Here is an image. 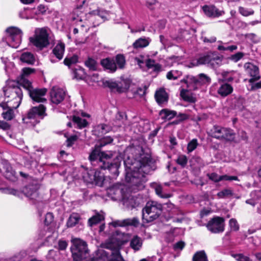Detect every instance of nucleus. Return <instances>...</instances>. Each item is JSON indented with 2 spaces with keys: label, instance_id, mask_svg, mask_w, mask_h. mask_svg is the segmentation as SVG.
I'll return each instance as SVG.
<instances>
[{
  "label": "nucleus",
  "instance_id": "de8ad7c7",
  "mask_svg": "<svg viewBox=\"0 0 261 261\" xmlns=\"http://www.w3.org/2000/svg\"><path fill=\"white\" fill-rule=\"evenodd\" d=\"M219 198H227L233 195L232 191L230 189H224L217 193Z\"/></svg>",
  "mask_w": 261,
  "mask_h": 261
},
{
  "label": "nucleus",
  "instance_id": "4d7b16f0",
  "mask_svg": "<svg viewBox=\"0 0 261 261\" xmlns=\"http://www.w3.org/2000/svg\"><path fill=\"white\" fill-rule=\"evenodd\" d=\"M176 163L182 167H185L188 163V159L185 155L180 154L176 159Z\"/></svg>",
  "mask_w": 261,
  "mask_h": 261
},
{
  "label": "nucleus",
  "instance_id": "774afa93",
  "mask_svg": "<svg viewBox=\"0 0 261 261\" xmlns=\"http://www.w3.org/2000/svg\"><path fill=\"white\" fill-rule=\"evenodd\" d=\"M208 176L210 179L215 182H219L221 181V175H219L216 173H212L211 174H208Z\"/></svg>",
  "mask_w": 261,
  "mask_h": 261
},
{
  "label": "nucleus",
  "instance_id": "9d476101",
  "mask_svg": "<svg viewBox=\"0 0 261 261\" xmlns=\"http://www.w3.org/2000/svg\"><path fill=\"white\" fill-rule=\"evenodd\" d=\"M6 36L4 40L9 46L17 48L21 42L22 31L15 27H10L6 30Z\"/></svg>",
  "mask_w": 261,
  "mask_h": 261
},
{
  "label": "nucleus",
  "instance_id": "a878e982",
  "mask_svg": "<svg viewBox=\"0 0 261 261\" xmlns=\"http://www.w3.org/2000/svg\"><path fill=\"white\" fill-rule=\"evenodd\" d=\"M154 96L156 102L160 106H164L168 101V95L164 89L157 90Z\"/></svg>",
  "mask_w": 261,
  "mask_h": 261
},
{
  "label": "nucleus",
  "instance_id": "8fccbe9b",
  "mask_svg": "<svg viewBox=\"0 0 261 261\" xmlns=\"http://www.w3.org/2000/svg\"><path fill=\"white\" fill-rule=\"evenodd\" d=\"M77 62L78 57L76 55L66 57L64 60V64L68 66L69 67H70L72 65L76 64Z\"/></svg>",
  "mask_w": 261,
  "mask_h": 261
},
{
  "label": "nucleus",
  "instance_id": "37998d69",
  "mask_svg": "<svg viewBox=\"0 0 261 261\" xmlns=\"http://www.w3.org/2000/svg\"><path fill=\"white\" fill-rule=\"evenodd\" d=\"M123 223L124 226H133L134 227H137L139 224V220L137 217L127 218L123 220Z\"/></svg>",
  "mask_w": 261,
  "mask_h": 261
},
{
  "label": "nucleus",
  "instance_id": "dca6fc26",
  "mask_svg": "<svg viewBox=\"0 0 261 261\" xmlns=\"http://www.w3.org/2000/svg\"><path fill=\"white\" fill-rule=\"evenodd\" d=\"M54 217L51 213H47L45 217L44 230L41 232V237L47 236L46 240L47 241H53L55 238L52 234L54 233L55 224L54 223Z\"/></svg>",
  "mask_w": 261,
  "mask_h": 261
},
{
  "label": "nucleus",
  "instance_id": "aec40b11",
  "mask_svg": "<svg viewBox=\"0 0 261 261\" xmlns=\"http://www.w3.org/2000/svg\"><path fill=\"white\" fill-rule=\"evenodd\" d=\"M224 221L222 217H215L208 222L206 227L212 233L222 232L224 230Z\"/></svg>",
  "mask_w": 261,
  "mask_h": 261
},
{
  "label": "nucleus",
  "instance_id": "ea45409f",
  "mask_svg": "<svg viewBox=\"0 0 261 261\" xmlns=\"http://www.w3.org/2000/svg\"><path fill=\"white\" fill-rule=\"evenodd\" d=\"M34 69L28 67V68H23L22 70V73L20 76L18 78V84L23 87V84L21 83V80H24L27 81H29L26 76L34 72Z\"/></svg>",
  "mask_w": 261,
  "mask_h": 261
},
{
  "label": "nucleus",
  "instance_id": "473e14b6",
  "mask_svg": "<svg viewBox=\"0 0 261 261\" xmlns=\"http://www.w3.org/2000/svg\"><path fill=\"white\" fill-rule=\"evenodd\" d=\"M4 111L2 113V116L3 118L6 120H11L14 117V109L16 108H13L12 107H10V105L8 104V106L4 108L3 107H1Z\"/></svg>",
  "mask_w": 261,
  "mask_h": 261
},
{
  "label": "nucleus",
  "instance_id": "13d9d810",
  "mask_svg": "<svg viewBox=\"0 0 261 261\" xmlns=\"http://www.w3.org/2000/svg\"><path fill=\"white\" fill-rule=\"evenodd\" d=\"M229 225L231 230L236 231L239 229V225L236 219L232 218L230 219Z\"/></svg>",
  "mask_w": 261,
  "mask_h": 261
},
{
  "label": "nucleus",
  "instance_id": "338daca9",
  "mask_svg": "<svg viewBox=\"0 0 261 261\" xmlns=\"http://www.w3.org/2000/svg\"><path fill=\"white\" fill-rule=\"evenodd\" d=\"M221 181L222 180H237L239 181L238 177L236 176H229L227 175H221Z\"/></svg>",
  "mask_w": 261,
  "mask_h": 261
},
{
  "label": "nucleus",
  "instance_id": "423d86ee",
  "mask_svg": "<svg viewBox=\"0 0 261 261\" xmlns=\"http://www.w3.org/2000/svg\"><path fill=\"white\" fill-rule=\"evenodd\" d=\"M163 211L162 204L156 201H151L146 203L142 210L143 223H149L159 218Z\"/></svg>",
  "mask_w": 261,
  "mask_h": 261
},
{
  "label": "nucleus",
  "instance_id": "2f4dec72",
  "mask_svg": "<svg viewBox=\"0 0 261 261\" xmlns=\"http://www.w3.org/2000/svg\"><path fill=\"white\" fill-rule=\"evenodd\" d=\"M81 217L77 213L71 214L66 222V226L67 227H73L76 225L80 223Z\"/></svg>",
  "mask_w": 261,
  "mask_h": 261
},
{
  "label": "nucleus",
  "instance_id": "4468645a",
  "mask_svg": "<svg viewBox=\"0 0 261 261\" xmlns=\"http://www.w3.org/2000/svg\"><path fill=\"white\" fill-rule=\"evenodd\" d=\"M45 108L40 104L38 107H34L28 112L27 116L23 118L22 120L25 123H30L33 125L39 122L38 119L40 117L42 118L45 115Z\"/></svg>",
  "mask_w": 261,
  "mask_h": 261
},
{
  "label": "nucleus",
  "instance_id": "ddd939ff",
  "mask_svg": "<svg viewBox=\"0 0 261 261\" xmlns=\"http://www.w3.org/2000/svg\"><path fill=\"white\" fill-rule=\"evenodd\" d=\"M211 134L213 138L230 142L233 141L236 137L232 129L217 125L214 126L211 129Z\"/></svg>",
  "mask_w": 261,
  "mask_h": 261
},
{
  "label": "nucleus",
  "instance_id": "c03bdc74",
  "mask_svg": "<svg viewBox=\"0 0 261 261\" xmlns=\"http://www.w3.org/2000/svg\"><path fill=\"white\" fill-rule=\"evenodd\" d=\"M73 73L74 74V77L77 80L83 79L85 76L84 69L80 66L73 69Z\"/></svg>",
  "mask_w": 261,
  "mask_h": 261
},
{
  "label": "nucleus",
  "instance_id": "6e6d98bb",
  "mask_svg": "<svg viewBox=\"0 0 261 261\" xmlns=\"http://www.w3.org/2000/svg\"><path fill=\"white\" fill-rule=\"evenodd\" d=\"M198 146V142L196 139H192L189 142L187 145L188 152L190 153L195 150Z\"/></svg>",
  "mask_w": 261,
  "mask_h": 261
},
{
  "label": "nucleus",
  "instance_id": "e2e57ef3",
  "mask_svg": "<svg viewBox=\"0 0 261 261\" xmlns=\"http://www.w3.org/2000/svg\"><path fill=\"white\" fill-rule=\"evenodd\" d=\"M128 28L130 30L132 33H135L137 32H140L145 30V28L143 24L136 26L135 28H132L129 24H127Z\"/></svg>",
  "mask_w": 261,
  "mask_h": 261
},
{
  "label": "nucleus",
  "instance_id": "5fc2aeb1",
  "mask_svg": "<svg viewBox=\"0 0 261 261\" xmlns=\"http://www.w3.org/2000/svg\"><path fill=\"white\" fill-rule=\"evenodd\" d=\"M232 256L237 261H252L248 256L245 255L243 253L232 254Z\"/></svg>",
  "mask_w": 261,
  "mask_h": 261
},
{
  "label": "nucleus",
  "instance_id": "e433bc0d",
  "mask_svg": "<svg viewBox=\"0 0 261 261\" xmlns=\"http://www.w3.org/2000/svg\"><path fill=\"white\" fill-rule=\"evenodd\" d=\"M142 245V240L141 238L137 236H134L130 241V246L135 251H138L140 249Z\"/></svg>",
  "mask_w": 261,
  "mask_h": 261
},
{
  "label": "nucleus",
  "instance_id": "39448f33",
  "mask_svg": "<svg viewBox=\"0 0 261 261\" xmlns=\"http://www.w3.org/2000/svg\"><path fill=\"white\" fill-rule=\"evenodd\" d=\"M50 100L53 103L60 106V112L66 113L71 107L70 96L65 88L54 87L50 91Z\"/></svg>",
  "mask_w": 261,
  "mask_h": 261
},
{
  "label": "nucleus",
  "instance_id": "bf43d9fd",
  "mask_svg": "<svg viewBox=\"0 0 261 261\" xmlns=\"http://www.w3.org/2000/svg\"><path fill=\"white\" fill-rule=\"evenodd\" d=\"M97 128L99 131H100L102 134H105L109 132L111 130L110 126L105 124H100L98 125Z\"/></svg>",
  "mask_w": 261,
  "mask_h": 261
},
{
  "label": "nucleus",
  "instance_id": "f3484780",
  "mask_svg": "<svg viewBox=\"0 0 261 261\" xmlns=\"http://www.w3.org/2000/svg\"><path fill=\"white\" fill-rule=\"evenodd\" d=\"M112 92L123 93L125 92L129 88L130 81L127 79H121L119 81H108L106 82Z\"/></svg>",
  "mask_w": 261,
  "mask_h": 261
},
{
  "label": "nucleus",
  "instance_id": "412c9836",
  "mask_svg": "<svg viewBox=\"0 0 261 261\" xmlns=\"http://www.w3.org/2000/svg\"><path fill=\"white\" fill-rule=\"evenodd\" d=\"M244 68L245 73L251 77L249 80V83H253L260 79L259 69L257 66L247 62L244 64Z\"/></svg>",
  "mask_w": 261,
  "mask_h": 261
},
{
  "label": "nucleus",
  "instance_id": "c85d7f7f",
  "mask_svg": "<svg viewBox=\"0 0 261 261\" xmlns=\"http://www.w3.org/2000/svg\"><path fill=\"white\" fill-rule=\"evenodd\" d=\"M152 188L154 189L156 194L162 198H168L172 197V194L165 193L163 190L162 186L158 183L152 182L150 184Z\"/></svg>",
  "mask_w": 261,
  "mask_h": 261
},
{
  "label": "nucleus",
  "instance_id": "5701e85b",
  "mask_svg": "<svg viewBox=\"0 0 261 261\" xmlns=\"http://www.w3.org/2000/svg\"><path fill=\"white\" fill-rule=\"evenodd\" d=\"M0 173H2L8 180L15 181L17 179L16 172L14 171L6 160H3L0 164Z\"/></svg>",
  "mask_w": 261,
  "mask_h": 261
},
{
  "label": "nucleus",
  "instance_id": "c756f323",
  "mask_svg": "<svg viewBox=\"0 0 261 261\" xmlns=\"http://www.w3.org/2000/svg\"><path fill=\"white\" fill-rule=\"evenodd\" d=\"M100 63L102 66L109 72H114L117 69L115 62L113 60L109 58L104 59L101 61Z\"/></svg>",
  "mask_w": 261,
  "mask_h": 261
},
{
  "label": "nucleus",
  "instance_id": "49530a36",
  "mask_svg": "<svg viewBox=\"0 0 261 261\" xmlns=\"http://www.w3.org/2000/svg\"><path fill=\"white\" fill-rule=\"evenodd\" d=\"M182 75L180 71L177 70H172L167 72L166 77L168 80H175L179 78Z\"/></svg>",
  "mask_w": 261,
  "mask_h": 261
},
{
  "label": "nucleus",
  "instance_id": "0e129e2a",
  "mask_svg": "<svg viewBox=\"0 0 261 261\" xmlns=\"http://www.w3.org/2000/svg\"><path fill=\"white\" fill-rule=\"evenodd\" d=\"M237 46L236 45H232L228 46H224L223 45H219L218 46V49L219 50H229L230 51H232L237 49Z\"/></svg>",
  "mask_w": 261,
  "mask_h": 261
},
{
  "label": "nucleus",
  "instance_id": "9b49d317",
  "mask_svg": "<svg viewBox=\"0 0 261 261\" xmlns=\"http://www.w3.org/2000/svg\"><path fill=\"white\" fill-rule=\"evenodd\" d=\"M21 83L23 84V88L25 89L30 97L34 102H43L46 100L45 98L47 90L45 88H33L32 83L29 81L21 80Z\"/></svg>",
  "mask_w": 261,
  "mask_h": 261
},
{
  "label": "nucleus",
  "instance_id": "680f3d73",
  "mask_svg": "<svg viewBox=\"0 0 261 261\" xmlns=\"http://www.w3.org/2000/svg\"><path fill=\"white\" fill-rule=\"evenodd\" d=\"M244 56V54L241 52H238L230 57V59L234 62H237L240 60Z\"/></svg>",
  "mask_w": 261,
  "mask_h": 261
},
{
  "label": "nucleus",
  "instance_id": "58836bf2",
  "mask_svg": "<svg viewBox=\"0 0 261 261\" xmlns=\"http://www.w3.org/2000/svg\"><path fill=\"white\" fill-rule=\"evenodd\" d=\"M146 66L148 69H152L154 72H159L161 70V65L156 63L154 60L149 59L146 61Z\"/></svg>",
  "mask_w": 261,
  "mask_h": 261
},
{
  "label": "nucleus",
  "instance_id": "393cba45",
  "mask_svg": "<svg viewBox=\"0 0 261 261\" xmlns=\"http://www.w3.org/2000/svg\"><path fill=\"white\" fill-rule=\"evenodd\" d=\"M202 9L204 13L208 17H218L224 14V11L219 10L214 5L204 6Z\"/></svg>",
  "mask_w": 261,
  "mask_h": 261
},
{
  "label": "nucleus",
  "instance_id": "79ce46f5",
  "mask_svg": "<svg viewBox=\"0 0 261 261\" xmlns=\"http://www.w3.org/2000/svg\"><path fill=\"white\" fill-rule=\"evenodd\" d=\"M123 202L124 204L131 208H135L139 205V202L137 201L136 198L133 196L129 197L127 199L124 198Z\"/></svg>",
  "mask_w": 261,
  "mask_h": 261
},
{
  "label": "nucleus",
  "instance_id": "69168bd1",
  "mask_svg": "<svg viewBox=\"0 0 261 261\" xmlns=\"http://www.w3.org/2000/svg\"><path fill=\"white\" fill-rule=\"evenodd\" d=\"M146 5L148 8L153 10L159 6V3L156 0H149L147 2Z\"/></svg>",
  "mask_w": 261,
  "mask_h": 261
},
{
  "label": "nucleus",
  "instance_id": "7ed1b4c3",
  "mask_svg": "<svg viewBox=\"0 0 261 261\" xmlns=\"http://www.w3.org/2000/svg\"><path fill=\"white\" fill-rule=\"evenodd\" d=\"M124 163L125 167L126 181L139 189L144 187L143 184L146 181L145 174L149 173V165L142 162H135L130 164L125 161Z\"/></svg>",
  "mask_w": 261,
  "mask_h": 261
},
{
  "label": "nucleus",
  "instance_id": "3c124183",
  "mask_svg": "<svg viewBox=\"0 0 261 261\" xmlns=\"http://www.w3.org/2000/svg\"><path fill=\"white\" fill-rule=\"evenodd\" d=\"M85 65L90 70H96L98 67V64L96 61L91 58H89L85 61Z\"/></svg>",
  "mask_w": 261,
  "mask_h": 261
},
{
  "label": "nucleus",
  "instance_id": "f8f14e48",
  "mask_svg": "<svg viewBox=\"0 0 261 261\" xmlns=\"http://www.w3.org/2000/svg\"><path fill=\"white\" fill-rule=\"evenodd\" d=\"M222 62V58L213 54L200 57L192 61V66H197L203 64H207L212 68H217L219 66Z\"/></svg>",
  "mask_w": 261,
  "mask_h": 261
},
{
  "label": "nucleus",
  "instance_id": "72a5a7b5",
  "mask_svg": "<svg viewBox=\"0 0 261 261\" xmlns=\"http://www.w3.org/2000/svg\"><path fill=\"white\" fill-rule=\"evenodd\" d=\"M20 60L24 63L28 64H33L35 62V58L34 55L28 51L24 52L21 55Z\"/></svg>",
  "mask_w": 261,
  "mask_h": 261
},
{
  "label": "nucleus",
  "instance_id": "2eb2a0df",
  "mask_svg": "<svg viewBox=\"0 0 261 261\" xmlns=\"http://www.w3.org/2000/svg\"><path fill=\"white\" fill-rule=\"evenodd\" d=\"M233 88L232 86L222 81H219L218 83L213 85L211 88V92H215L221 97L224 98L231 94Z\"/></svg>",
  "mask_w": 261,
  "mask_h": 261
},
{
  "label": "nucleus",
  "instance_id": "20e7f679",
  "mask_svg": "<svg viewBox=\"0 0 261 261\" xmlns=\"http://www.w3.org/2000/svg\"><path fill=\"white\" fill-rule=\"evenodd\" d=\"M52 40L51 31L47 27L35 28L33 36L29 38L30 43L39 50L47 47Z\"/></svg>",
  "mask_w": 261,
  "mask_h": 261
},
{
  "label": "nucleus",
  "instance_id": "bb28decb",
  "mask_svg": "<svg viewBox=\"0 0 261 261\" xmlns=\"http://www.w3.org/2000/svg\"><path fill=\"white\" fill-rule=\"evenodd\" d=\"M251 198L246 200V203L252 206H255L258 203H261V191H254L250 193ZM258 213L261 214V206L258 208Z\"/></svg>",
  "mask_w": 261,
  "mask_h": 261
},
{
  "label": "nucleus",
  "instance_id": "a19ab883",
  "mask_svg": "<svg viewBox=\"0 0 261 261\" xmlns=\"http://www.w3.org/2000/svg\"><path fill=\"white\" fill-rule=\"evenodd\" d=\"M126 119V115L124 112H118L115 116V125L118 127L121 126Z\"/></svg>",
  "mask_w": 261,
  "mask_h": 261
},
{
  "label": "nucleus",
  "instance_id": "f704fd0d",
  "mask_svg": "<svg viewBox=\"0 0 261 261\" xmlns=\"http://www.w3.org/2000/svg\"><path fill=\"white\" fill-rule=\"evenodd\" d=\"M237 72L234 71H223L221 73L222 79L219 81H222L225 83L231 82L235 78Z\"/></svg>",
  "mask_w": 261,
  "mask_h": 261
},
{
  "label": "nucleus",
  "instance_id": "4be33fe9",
  "mask_svg": "<svg viewBox=\"0 0 261 261\" xmlns=\"http://www.w3.org/2000/svg\"><path fill=\"white\" fill-rule=\"evenodd\" d=\"M108 16L106 11L96 10L90 12L87 17L92 22L93 26L96 27L107 19Z\"/></svg>",
  "mask_w": 261,
  "mask_h": 261
},
{
  "label": "nucleus",
  "instance_id": "6e6552de",
  "mask_svg": "<svg viewBox=\"0 0 261 261\" xmlns=\"http://www.w3.org/2000/svg\"><path fill=\"white\" fill-rule=\"evenodd\" d=\"M211 82V78L204 73H200L196 76L187 75L181 83H184L190 90H196L202 86L209 84Z\"/></svg>",
  "mask_w": 261,
  "mask_h": 261
},
{
  "label": "nucleus",
  "instance_id": "603ef678",
  "mask_svg": "<svg viewBox=\"0 0 261 261\" xmlns=\"http://www.w3.org/2000/svg\"><path fill=\"white\" fill-rule=\"evenodd\" d=\"M115 63L118 65L119 68H123L125 63V58L122 55H117L115 58Z\"/></svg>",
  "mask_w": 261,
  "mask_h": 261
},
{
  "label": "nucleus",
  "instance_id": "1a4fd4ad",
  "mask_svg": "<svg viewBox=\"0 0 261 261\" xmlns=\"http://www.w3.org/2000/svg\"><path fill=\"white\" fill-rule=\"evenodd\" d=\"M71 251L74 261H87L85 259L89 255L86 243L80 239L73 241Z\"/></svg>",
  "mask_w": 261,
  "mask_h": 261
},
{
  "label": "nucleus",
  "instance_id": "c9c22d12",
  "mask_svg": "<svg viewBox=\"0 0 261 261\" xmlns=\"http://www.w3.org/2000/svg\"><path fill=\"white\" fill-rule=\"evenodd\" d=\"M150 40L149 38H140L133 43V46L135 48H143L148 46Z\"/></svg>",
  "mask_w": 261,
  "mask_h": 261
},
{
  "label": "nucleus",
  "instance_id": "f03ea898",
  "mask_svg": "<svg viewBox=\"0 0 261 261\" xmlns=\"http://www.w3.org/2000/svg\"><path fill=\"white\" fill-rule=\"evenodd\" d=\"M130 239L127 233L116 230L113 232L106 241L104 246L110 250L111 253L102 250L101 257L97 261H123V258L120 252V247L128 242Z\"/></svg>",
  "mask_w": 261,
  "mask_h": 261
},
{
  "label": "nucleus",
  "instance_id": "cd10ccee",
  "mask_svg": "<svg viewBox=\"0 0 261 261\" xmlns=\"http://www.w3.org/2000/svg\"><path fill=\"white\" fill-rule=\"evenodd\" d=\"M190 91L189 89V90L182 89L180 90V95L184 101L194 103L196 102L197 98L195 95Z\"/></svg>",
  "mask_w": 261,
  "mask_h": 261
},
{
  "label": "nucleus",
  "instance_id": "0eeeda50",
  "mask_svg": "<svg viewBox=\"0 0 261 261\" xmlns=\"http://www.w3.org/2000/svg\"><path fill=\"white\" fill-rule=\"evenodd\" d=\"M38 189V185H30L25 187L22 192L11 188L4 189L3 191L5 194L13 195L19 197L24 195L30 200H32L33 203H35L39 197Z\"/></svg>",
  "mask_w": 261,
  "mask_h": 261
},
{
  "label": "nucleus",
  "instance_id": "a18cd8bd",
  "mask_svg": "<svg viewBox=\"0 0 261 261\" xmlns=\"http://www.w3.org/2000/svg\"><path fill=\"white\" fill-rule=\"evenodd\" d=\"M104 220V216L102 214H97L90 218L88 220L89 225L92 226Z\"/></svg>",
  "mask_w": 261,
  "mask_h": 261
},
{
  "label": "nucleus",
  "instance_id": "4c0bfd02",
  "mask_svg": "<svg viewBox=\"0 0 261 261\" xmlns=\"http://www.w3.org/2000/svg\"><path fill=\"white\" fill-rule=\"evenodd\" d=\"M73 122L75 127L80 129L86 127L88 124L86 119H83L79 116H74L73 117Z\"/></svg>",
  "mask_w": 261,
  "mask_h": 261
},
{
  "label": "nucleus",
  "instance_id": "052dcab7",
  "mask_svg": "<svg viewBox=\"0 0 261 261\" xmlns=\"http://www.w3.org/2000/svg\"><path fill=\"white\" fill-rule=\"evenodd\" d=\"M57 256V252L54 250H50L47 255L48 261H56Z\"/></svg>",
  "mask_w": 261,
  "mask_h": 261
},
{
  "label": "nucleus",
  "instance_id": "864d4df0",
  "mask_svg": "<svg viewBox=\"0 0 261 261\" xmlns=\"http://www.w3.org/2000/svg\"><path fill=\"white\" fill-rule=\"evenodd\" d=\"M239 12L243 16L247 17L254 14V11L252 9L246 8L243 7H239Z\"/></svg>",
  "mask_w": 261,
  "mask_h": 261
},
{
  "label": "nucleus",
  "instance_id": "09e8293b",
  "mask_svg": "<svg viewBox=\"0 0 261 261\" xmlns=\"http://www.w3.org/2000/svg\"><path fill=\"white\" fill-rule=\"evenodd\" d=\"M193 261H208L204 251L197 252L193 257Z\"/></svg>",
  "mask_w": 261,
  "mask_h": 261
},
{
  "label": "nucleus",
  "instance_id": "b1692460",
  "mask_svg": "<svg viewBox=\"0 0 261 261\" xmlns=\"http://www.w3.org/2000/svg\"><path fill=\"white\" fill-rule=\"evenodd\" d=\"M65 51V44L63 42L58 43L54 48L49 56V60L53 63L58 62L63 57Z\"/></svg>",
  "mask_w": 261,
  "mask_h": 261
},
{
  "label": "nucleus",
  "instance_id": "a211bd4d",
  "mask_svg": "<svg viewBox=\"0 0 261 261\" xmlns=\"http://www.w3.org/2000/svg\"><path fill=\"white\" fill-rule=\"evenodd\" d=\"M46 7L43 5H39L37 8L33 9H25L19 14L20 16L22 18L32 19L34 18L37 21L42 20L40 17L46 12Z\"/></svg>",
  "mask_w": 261,
  "mask_h": 261
},
{
  "label": "nucleus",
  "instance_id": "6ab92c4d",
  "mask_svg": "<svg viewBox=\"0 0 261 261\" xmlns=\"http://www.w3.org/2000/svg\"><path fill=\"white\" fill-rule=\"evenodd\" d=\"M124 189L123 185L117 183L108 189L107 193L108 197L114 201H123L125 197Z\"/></svg>",
  "mask_w": 261,
  "mask_h": 261
},
{
  "label": "nucleus",
  "instance_id": "7c9ffc66",
  "mask_svg": "<svg viewBox=\"0 0 261 261\" xmlns=\"http://www.w3.org/2000/svg\"><path fill=\"white\" fill-rule=\"evenodd\" d=\"M159 115L162 120H170L177 115V112L174 110L164 109L160 111Z\"/></svg>",
  "mask_w": 261,
  "mask_h": 261
},
{
  "label": "nucleus",
  "instance_id": "f257e3e1",
  "mask_svg": "<svg viewBox=\"0 0 261 261\" xmlns=\"http://www.w3.org/2000/svg\"><path fill=\"white\" fill-rule=\"evenodd\" d=\"M112 154L111 152H100L99 148L92 150L89 159L92 166L97 165L98 168L89 169L82 166L79 170V178L82 179L87 185H95L100 187L103 185L104 174L98 168L107 169L114 176H118V169L120 166L121 158L116 157L111 162Z\"/></svg>",
  "mask_w": 261,
  "mask_h": 261
}]
</instances>
